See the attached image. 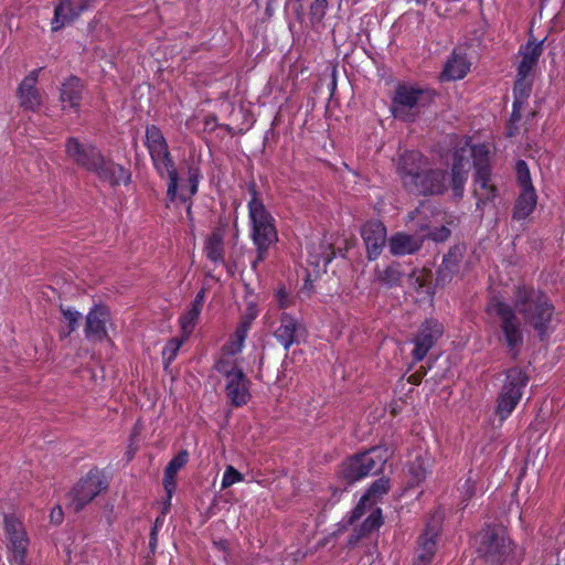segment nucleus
I'll return each instance as SVG.
<instances>
[{
	"mask_svg": "<svg viewBox=\"0 0 565 565\" xmlns=\"http://www.w3.org/2000/svg\"><path fill=\"white\" fill-rule=\"evenodd\" d=\"M249 321H242L237 329L235 330L234 334L230 338L227 343L223 348L222 356L220 359H225L231 363V365H236L233 358L238 354L243 347L244 341L246 339L247 332L249 330Z\"/></svg>",
	"mask_w": 565,
	"mask_h": 565,
	"instance_id": "nucleus-27",
	"label": "nucleus"
},
{
	"mask_svg": "<svg viewBox=\"0 0 565 565\" xmlns=\"http://www.w3.org/2000/svg\"><path fill=\"white\" fill-rule=\"evenodd\" d=\"M4 529L14 558L22 562L28 546L26 533L22 522L14 516L6 515Z\"/></svg>",
	"mask_w": 565,
	"mask_h": 565,
	"instance_id": "nucleus-19",
	"label": "nucleus"
},
{
	"mask_svg": "<svg viewBox=\"0 0 565 565\" xmlns=\"http://www.w3.org/2000/svg\"><path fill=\"white\" fill-rule=\"evenodd\" d=\"M423 245V238L403 232L395 233L388 239V248L394 256H404L417 252Z\"/></svg>",
	"mask_w": 565,
	"mask_h": 565,
	"instance_id": "nucleus-24",
	"label": "nucleus"
},
{
	"mask_svg": "<svg viewBox=\"0 0 565 565\" xmlns=\"http://www.w3.org/2000/svg\"><path fill=\"white\" fill-rule=\"evenodd\" d=\"M427 207L422 205L419 209H416L414 212L409 214L411 220H416L420 214H426Z\"/></svg>",
	"mask_w": 565,
	"mask_h": 565,
	"instance_id": "nucleus-49",
	"label": "nucleus"
},
{
	"mask_svg": "<svg viewBox=\"0 0 565 565\" xmlns=\"http://www.w3.org/2000/svg\"><path fill=\"white\" fill-rule=\"evenodd\" d=\"M362 237L364 239L369 258L375 259L382 252L386 242V228L379 221L367 222L362 227Z\"/></svg>",
	"mask_w": 565,
	"mask_h": 565,
	"instance_id": "nucleus-20",
	"label": "nucleus"
},
{
	"mask_svg": "<svg viewBox=\"0 0 565 565\" xmlns=\"http://www.w3.org/2000/svg\"><path fill=\"white\" fill-rule=\"evenodd\" d=\"M433 100V93L429 89L412 85H399L393 98L392 113L395 118L412 120L416 111L426 107Z\"/></svg>",
	"mask_w": 565,
	"mask_h": 565,
	"instance_id": "nucleus-5",
	"label": "nucleus"
},
{
	"mask_svg": "<svg viewBox=\"0 0 565 565\" xmlns=\"http://www.w3.org/2000/svg\"><path fill=\"white\" fill-rule=\"evenodd\" d=\"M38 71L23 78L18 88L19 105L31 111H36L43 104V96L36 88Z\"/></svg>",
	"mask_w": 565,
	"mask_h": 565,
	"instance_id": "nucleus-17",
	"label": "nucleus"
},
{
	"mask_svg": "<svg viewBox=\"0 0 565 565\" xmlns=\"http://www.w3.org/2000/svg\"><path fill=\"white\" fill-rule=\"evenodd\" d=\"M463 247L455 246L449 253L444 257L443 264L438 270V277L441 281L449 279L458 269V264L462 259Z\"/></svg>",
	"mask_w": 565,
	"mask_h": 565,
	"instance_id": "nucleus-32",
	"label": "nucleus"
},
{
	"mask_svg": "<svg viewBox=\"0 0 565 565\" xmlns=\"http://www.w3.org/2000/svg\"><path fill=\"white\" fill-rule=\"evenodd\" d=\"M110 323V315L107 308L96 306L87 317L85 324V334L88 340L102 341L107 338V326Z\"/></svg>",
	"mask_w": 565,
	"mask_h": 565,
	"instance_id": "nucleus-18",
	"label": "nucleus"
},
{
	"mask_svg": "<svg viewBox=\"0 0 565 565\" xmlns=\"http://www.w3.org/2000/svg\"><path fill=\"white\" fill-rule=\"evenodd\" d=\"M146 146L149 150L153 164L158 172L169 179L168 198L170 202H174L179 198L182 202H186L198 191L199 177L196 171H191L189 177V185H181L178 194L179 183L178 173L174 169L170 157L166 138L160 129L156 126L147 127Z\"/></svg>",
	"mask_w": 565,
	"mask_h": 565,
	"instance_id": "nucleus-2",
	"label": "nucleus"
},
{
	"mask_svg": "<svg viewBox=\"0 0 565 565\" xmlns=\"http://www.w3.org/2000/svg\"><path fill=\"white\" fill-rule=\"evenodd\" d=\"M216 545H217V546H218V548H221V550H225V548H226V546H225V542H223V541H221V542L216 543Z\"/></svg>",
	"mask_w": 565,
	"mask_h": 565,
	"instance_id": "nucleus-50",
	"label": "nucleus"
},
{
	"mask_svg": "<svg viewBox=\"0 0 565 565\" xmlns=\"http://www.w3.org/2000/svg\"><path fill=\"white\" fill-rule=\"evenodd\" d=\"M471 159L476 168L473 194L477 205L492 201L497 195V188L492 182L489 168V149L484 145L471 146L466 143L454 154L451 168V190L455 198H461L465 183L471 169Z\"/></svg>",
	"mask_w": 565,
	"mask_h": 565,
	"instance_id": "nucleus-1",
	"label": "nucleus"
},
{
	"mask_svg": "<svg viewBox=\"0 0 565 565\" xmlns=\"http://www.w3.org/2000/svg\"><path fill=\"white\" fill-rule=\"evenodd\" d=\"M200 315L201 310L190 307V309L180 317V326L184 338H188L192 333Z\"/></svg>",
	"mask_w": 565,
	"mask_h": 565,
	"instance_id": "nucleus-36",
	"label": "nucleus"
},
{
	"mask_svg": "<svg viewBox=\"0 0 565 565\" xmlns=\"http://www.w3.org/2000/svg\"><path fill=\"white\" fill-rule=\"evenodd\" d=\"M514 309L524 324L532 327L540 337H544L553 316V307L540 291L520 286L515 289Z\"/></svg>",
	"mask_w": 565,
	"mask_h": 565,
	"instance_id": "nucleus-3",
	"label": "nucleus"
},
{
	"mask_svg": "<svg viewBox=\"0 0 565 565\" xmlns=\"http://www.w3.org/2000/svg\"><path fill=\"white\" fill-rule=\"evenodd\" d=\"M531 79L529 76H521L518 74V78L514 85V103H513V116H520L516 114L518 108L521 106L523 100H525L531 92Z\"/></svg>",
	"mask_w": 565,
	"mask_h": 565,
	"instance_id": "nucleus-34",
	"label": "nucleus"
},
{
	"mask_svg": "<svg viewBox=\"0 0 565 565\" xmlns=\"http://www.w3.org/2000/svg\"><path fill=\"white\" fill-rule=\"evenodd\" d=\"M409 473L412 476L411 483L418 484L426 478L427 460L422 457H417L414 462L409 466Z\"/></svg>",
	"mask_w": 565,
	"mask_h": 565,
	"instance_id": "nucleus-37",
	"label": "nucleus"
},
{
	"mask_svg": "<svg viewBox=\"0 0 565 565\" xmlns=\"http://www.w3.org/2000/svg\"><path fill=\"white\" fill-rule=\"evenodd\" d=\"M390 483L387 479L381 478L372 483L367 492L360 499L358 505L352 512V519H360L366 509L371 508L376 501L387 493Z\"/></svg>",
	"mask_w": 565,
	"mask_h": 565,
	"instance_id": "nucleus-25",
	"label": "nucleus"
},
{
	"mask_svg": "<svg viewBox=\"0 0 565 565\" xmlns=\"http://www.w3.org/2000/svg\"><path fill=\"white\" fill-rule=\"evenodd\" d=\"M107 487L108 483L102 471L97 469L90 470L71 490L68 508L74 512H79L100 492L105 491Z\"/></svg>",
	"mask_w": 565,
	"mask_h": 565,
	"instance_id": "nucleus-7",
	"label": "nucleus"
},
{
	"mask_svg": "<svg viewBox=\"0 0 565 565\" xmlns=\"http://www.w3.org/2000/svg\"><path fill=\"white\" fill-rule=\"evenodd\" d=\"M62 313L65 318V320L68 322L70 331H74L78 324V321L81 319V313L77 310H74L72 308H62Z\"/></svg>",
	"mask_w": 565,
	"mask_h": 565,
	"instance_id": "nucleus-43",
	"label": "nucleus"
},
{
	"mask_svg": "<svg viewBox=\"0 0 565 565\" xmlns=\"http://www.w3.org/2000/svg\"><path fill=\"white\" fill-rule=\"evenodd\" d=\"M536 203L535 189L521 190L514 206L513 218L519 221L526 218L534 211Z\"/></svg>",
	"mask_w": 565,
	"mask_h": 565,
	"instance_id": "nucleus-30",
	"label": "nucleus"
},
{
	"mask_svg": "<svg viewBox=\"0 0 565 565\" xmlns=\"http://www.w3.org/2000/svg\"><path fill=\"white\" fill-rule=\"evenodd\" d=\"M359 456L367 476L380 472L388 458L387 449L383 447L372 448Z\"/></svg>",
	"mask_w": 565,
	"mask_h": 565,
	"instance_id": "nucleus-29",
	"label": "nucleus"
},
{
	"mask_svg": "<svg viewBox=\"0 0 565 565\" xmlns=\"http://www.w3.org/2000/svg\"><path fill=\"white\" fill-rule=\"evenodd\" d=\"M63 516H64V513L60 505H56L51 510L50 520L52 523L61 524L63 521Z\"/></svg>",
	"mask_w": 565,
	"mask_h": 565,
	"instance_id": "nucleus-46",
	"label": "nucleus"
},
{
	"mask_svg": "<svg viewBox=\"0 0 565 565\" xmlns=\"http://www.w3.org/2000/svg\"><path fill=\"white\" fill-rule=\"evenodd\" d=\"M444 328L438 321H426L414 339L413 359L422 361L433 348L438 338L443 334Z\"/></svg>",
	"mask_w": 565,
	"mask_h": 565,
	"instance_id": "nucleus-14",
	"label": "nucleus"
},
{
	"mask_svg": "<svg viewBox=\"0 0 565 565\" xmlns=\"http://www.w3.org/2000/svg\"><path fill=\"white\" fill-rule=\"evenodd\" d=\"M102 181L111 185L127 184L130 181V173L124 167L111 161H106L102 156V162L95 169L90 170Z\"/></svg>",
	"mask_w": 565,
	"mask_h": 565,
	"instance_id": "nucleus-23",
	"label": "nucleus"
},
{
	"mask_svg": "<svg viewBox=\"0 0 565 565\" xmlns=\"http://www.w3.org/2000/svg\"><path fill=\"white\" fill-rule=\"evenodd\" d=\"M382 525V511L381 509L374 510L362 524L363 532H371Z\"/></svg>",
	"mask_w": 565,
	"mask_h": 565,
	"instance_id": "nucleus-42",
	"label": "nucleus"
},
{
	"mask_svg": "<svg viewBox=\"0 0 565 565\" xmlns=\"http://www.w3.org/2000/svg\"><path fill=\"white\" fill-rule=\"evenodd\" d=\"M185 339L186 338H184V335H182L181 338H173L168 341V343L166 344V347L162 350V358L166 362V365L170 364L175 359L178 351L181 348V345L183 344Z\"/></svg>",
	"mask_w": 565,
	"mask_h": 565,
	"instance_id": "nucleus-38",
	"label": "nucleus"
},
{
	"mask_svg": "<svg viewBox=\"0 0 565 565\" xmlns=\"http://www.w3.org/2000/svg\"><path fill=\"white\" fill-rule=\"evenodd\" d=\"M527 377L520 369L508 371L505 382L497 401V415L504 420L514 411L522 396V388L526 385Z\"/></svg>",
	"mask_w": 565,
	"mask_h": 565,
	"instance_id": "nucleus-8",
	"label": "nucleus"
},
{
	"mask_svg": "<svg viewBox=\"0 0 565 565\" xmlns=\"http://www.w3.org/2000/svg\"><path fill=\"white\" fill-rule=\"evenodd\" d=\"M341 473L347 480L351 482L367 476L359 455L348 459L343 463Z\"/></svg>",
	"mask_w": 565,
	"mask_h": 565,
	"instance_id": "nucleus-33",
	"label": "nucleus"
},
{
	"mask_svg": "<svg viewBox=\"0 0 565 565\" xmlns=\"http://www.w3.org/2000/svg\"><path fill=\"white\" fill-rule=\"evenodd\" d=\"M450 236V230L443 225L428 233V237L435 242H444Z\"/></svg>",
	"mask_w": 565,
	"mask_h": 565,
	"instance_id": "nucleus-45",
	"label": "nucleus"
},
{
	"mask_svg": "<svg viewBox=\"0 0 565 565\" xmlns=\"http://www.w3.org/2000/svg\"><path fill=\"white\" fill-rule=\"evenodd\" d=\"M470 71V63L465 55L454 53L444 67L441 77L448 81L463 78Z\"/></svg>",
	"mask_w": 565,
	"mask_h": 565,
	"instance_id": "nucleus-28",
	"label": "nucleus"
},
{
	"mask_svg": "<svg viewBox=\"0 0 565 565\" xmlns=\"http://www.w3.org/2000/svg\"><path fill=\"white\" fill-rule=\"evenodd\" d=\"M204 298H205V290H204V289H201V290L196 294V296H195V298H194V300H193V302H192L191 307H193V308H195V309H198V310H201V311H202L203 302H204Z\"/></svg>",
	"mask_w": 565,
	"mask_h": 565,
	"instance_id": "nucleus-47",
	"label": "nucleus"
},
{
	"mask_svg": "<svg viewBox=\"0 0 565 565\" xmlns=\"http://www.w3.org/2000/svg\"><path fill=\"white\" fill-rule=\"evenodd\" d=\"M250 194L248 216L252 224V238L257 247V256L253 262V268L255 269L257 264L265 259L268 248L277 243L278 234L274 217L257 198L254 186L250 188Z\"/></svg>",
	"mask_w": 565,
	"mask_h": 565,
	"instance_id": "nucleus-4",
	"label": "nucleus"
},
{
	"mask_svg": "<svg viewBox=\"0 0 565 565\" xmlns=\"http://www.w3.org/2000/svg\"><path fill=\"white\" fill-rule=\"evenodd\" d=\"M327 9V0H315L310 7V21L312 25L321 24Z\"/></svg>",
	"mask_w": 565,
	"mask_h": 565,
	"instance_id": "nucleus-40",
	"label": "nucleus"
},
{
	"mask_svg": "<svg viewBox=\"0 0 565 565\" xmlns=\"http://www.w3.org/2000/svg\"><path fill=\"white\" fill-rule=\"evenodd\" d=\"M276 301L279 308H288L294 305V299L284 287H280L275 294Z\"/></svg>",
	"mask_w": 565,
	"mask_h": 565,
	"instance_id": "nucleus-44",
	"label": "nucleus"
},
{
	"mask_svg": "<svg viewBox=\"0 0 565 565\" xmlns=\"http://www.w3.org/2000/svg\"><path fill=\"white\" fill-rule=\"evenodd\" d=\"M542 41H529L526 45L522 46L519 54L521 56V61L518 66V73L521 76H530L534 66L537 63V60L542 53Z\"/></svg>",
	"mask_w": 565,
	"mask_h": 565,
	"instance_id": "nucleus-26",
	"label": "nucleus"
},
{
	"mask_svg": "<svg viewBox=\"0 0 565 565\" xmlns=\"http://www.w3.org/2000/svg\"><path fill=\"white\" fill-rule=\"evenodd\" d=\"M426 166L427 161L422 153L417 151H406L401 154L396 170L403 184L405 185V178L408 173L413 174L415 179L419 180L423 172L426 170Z\"/></svg>",
	"mask_w": 565,
	"mask_h": 565,
	"instance_id": "nucleus-22",
	"label": "nucleus"
},
{
	"mask_svg": "<svg viewBox=\"0 0 565 565\" xmlns=\"http://www.w3.org/2000/svg\"><path fill=\"white\" fill-rule=\"evenodd\" d=\"M186 460L188 454L185 451L180 452L169 462L166 468L163 484L169 498H171L172 492L175 489V475L185 465Z\"/></svg>",
	"mask_w": 565,
	"mask_h": 565,
	"instance_id": "nucleus-31",
	"label": "nucleus"
},
{
	"mask_svg": "<svg viewBox=\"0 0 565 565\" xmlns=\"http://www.w3.org/2000/svg\"><path fill=\"white\" fill-rule=\"evenodd\" d=\"M83 97V84L77 77L66 78L60 87V104L64 113L77 114Z\"/></svg>",
	"mask_w": 565,
	"mask_h": 565,
	"instance_id": "nucleus-16",
	"label": "nucleus"
},
{
	"mask_svg": "<svg viewBox=\"0 0 565 565\" xmlns=\"http://www.w3.org/2000/svg\"><path fill=\"white\" fill-rule=\"evenodd\" d=\"M488 311L500 318V327L507 345L511 350L521 345L523 342V329L518 321L515 312L509 305L500 300H492L488 306Z\"/></svg>",
	"mask_w": 565,
	"mask_h": 565,
	"instance_id": "nucleus-10",
	"label": "nucleus"
},
{
	"mask_svg": "<svg viewBox=\"0 0 565 565\" xmlns=\"http://www.w3.org/2000/svg\"><path fill=\"white\" fill-rule=\"evenodd\" d=\"M439 534V520L427 524L424 533L418 539V547L413 565H429L435 556L437 546L436 537Z\"/></svg>",
	"mask_w": 565,
	"mask_h": 565,
	"instance_id": "nucleus-15",
	"label": "nucleus"
},
{
	"mask_svg": "<svg viewBox=\"0 0 565 565\" xmlns=\"http://www.w3.org/2000/svg\"><path fill=\"white\" fill-rule=\"evenodd\" d=\"M478 540V553L493 565L505 562L512 552L511 541L502 527H487Z\"/></svg>",
	"mask_w": 565,
	"mask_h": 565,
	"instance_id": "nucleus-6",
	"label": "nucleus"
},
{
	"mask_svg": "<svg viewBox=\"0 0 565 565\" xmlns=\"http://www.w3.org/2000/svg\"><path fill=\"white\" fill-rule=\"evenodd\" d=\"M419 227H420V230H422V231H426V230H428V225H426V224H423V225H420Z\"/></svg>",
	"mask_w": 565,
	"mask_h": 565,
	"instance_id": "nucleus-52",
	"label": "nucleus"
},
{
	"mask_svg": "<svg viewBox=\"0 0 565 565\" xmlns=\"http://www.w3.org/2000/svg\"><path fill=\"white\" fill-rule=\"evenodd\" d=\"M462 492L468 498H471L475 494V482L470 478H468L462 484Z\"/></svg>",
	"mask_w": 565,
	"mask_h": 565,
	"instance_id": "nucleus-48",
	"label": "nucleus"
},
{
	"mask_svg": "<svg viewBox=\"0 0 565 565\" xmlns=\"http://www.w3.org/2000/svg\"><path fill=\"white\" fill-rule=\"evenodd\" d=\"M518 183L521 190L534 189L527 164L524 161L516 163Z\"/></svg>",
	"mask_w": 565,
	"mask_h": 565,
	"instance_id": "nucleus-39",
	"label": "nucleus"
},
{
	"mask_svg": "<svg viewBox=\"0 0 565 565\" xmlns=\"http://www.w3.org/2000/svg\"><path fill=\"white\" fill-rule=\"evenodd\" d=\"M244 481V476L236 470L233 466H227L223 473L221 487L222 489H227L235 483Z\"/></svg>",
	"mask_w": 565,
	"mask_h": 565,
	"instance_id": "nucleus-41",
	"label": "nucleus"
},
{
	"mask_svg": "<svg viewBox=\"0 0 565 565\" xmlns=\"http://www.w3.org/2000/svg\"><path fill=\"white\" fill-rule=\"evenodd\" d=\"M217 371L226 377V395L235 406L245 405L250 394L248 391V380L237 365H231L225 359H220L216 363Z\"/></svg>",
	"mask_w": 565,
	"mask_h": 565,
	"instance_id": "nucleus-9",
	"label": "nucleus"
},
{
	"mask_svg": "<svg viewBox=\"0 0 565 565\" xmlns=\"http://www.w3.org/2000/svg\"><path fill=\"white\" fill-rule=\"evenodd\" d=\"M303 328L301 323L289 313H282L279 320V327L275 330L276 340L287 350L294 343H297Z\"/></svg>",
	"mask_w": 565,
	"mask_h": 565,
	"instance_id": "nucleus-21",
	"label": "nucleus"
},
{
	"mask_svg": "<svg viewBox=\"0 0 565 565\" xmlns=\"http://www.w3.org/2000/svg\"><path fill=\"white\" fill-rule=\"evenodd\" d=\"M95 3L96 0H58L51 23L52 30L57 31L71 24Z\"/></svg>",
	"mask_w": 565,
	"mask_h": 565,
	"instance_id": "nucleus-12",
	"label": "nucleus"
},
{
	"mask_svg": "<svg viewBox=\"0 0 565 565\" xmlns=\"http://www.w3.org/2000/svg\"><path fill=\"white\" fill-rule=\"evenodd\" d=\"M65 150L73 162L88 171L102 162V153L93 145L82 143L76 138L67 139Z\"/></svg>",
	"mask_w": 565,
	"mask_h": 565,
	"instance_id": "nucleus-13",
	"label": "nucleus"
},
{
	"mask_svg": "<svg viewBox=\"0 0 565 565\" xmlns=\"http://www.w3.org/2000/svg\"><path fill=\"white\" fill-rule=\"evenodd\" d=\"M405 188L417 194H441L451 188V174L448 175L440 170H425L422 178L417 180L408 173L405 178Z\"/></svg>",
	"mask_w": 565,
	"mask_h": 565,
	"instance_id": "nucleus-11",
	"label": "nucleus"
},
{
	"mask_svg": "<svg viewBox=\"0 0 565 565\" xmlns=\"http://www.w3.org/2000/svg\"><path fill=\"white\" fill-rule=\"evenodd\" d=\"M331 262V257H326L323 260V267H327V265Z\"/></svg>",
	"mask_w": 565,
	"mask_h": 565,
	"instance_id": "nucleus-51",
	"label": "nucleus"
},
{
	"mask_svg": "<svg viewBox=\"0 0 565 565\" xmlns=\"http://www.w3.org/2000/svg\"><path fill=\"white\" fill-rule=\"evenodd\" d=\"M206 256L215 263L223 260V236L220 232L213 233L206 242Z\"/></svg>",
	"mask_w": 565,
	"mask_h": 565,
	"instance_id": "nucleus-35",
	"label": "nucleus"
}]
</instances>
